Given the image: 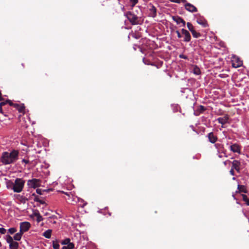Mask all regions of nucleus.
Segmentation results:
<instances>
[{
	"label": "nucleus",
	"instance_id": "nucleus-48",
	"mask_svg": "<svg viewBox=\"0 0 249 249\" xmlns=\"http://www.w3.org/2000/svg\"><path fill=\"white\" fill-rule=\"evenodd\" d=\"M147 64H151V65H153V66H156L157 68H159V66L158 65H154V63H147Z\"/></svg>",
	"mask_w": 249,
	"mask_h": 249
},
{
	"label": "nucleus",
	"instance_id": "nucleus-33",
	"mask_svg": "<svg viewBox=\"0 0 249 249\" xmlns=\"http://www.w3.org/2000/svg\"><path fill=\"white\" fill-rule=\"evenodd\" d=\"M17 231V229L15 228H11L9 229L8 232L12 234Z\"/></svg>",
	"mask_w": 249,
	"mask_h": 249
},
{
	"label": "nucleus",
	"instance_id": "nucleus-4",
	"mask_svg": "<svg viewBox=\"0 0 249 249\" xmlns=\"http://www.w3.org/2000/svg\"><path fill=\"white\" fill-rule=\"evenodd\" d=\"M41 180L39 179L33 178L27 181V185L29 188H36L41 186Z\"/></svg>",
	"mask_w": 249,
	"mask_h": 249
},
{
	"label": "nucleus",
	"instance_id": "nucleus-18",
	"mask_svg": "<svg viewBox=\"0 0 249 249\" xmlns=\"http://www.w3.org/2000/svg\"><path fill=\"white\" fill-rule=\"evenodd\" d=\"M231 59V62H243L240 60V58L235 55H232L231 57H229Z\"/></svg>",
	"mask_w": 249,
	"mask_h": 249
},
{
	"label": "nucleus",
	"instance_id": "nucleus-39",
	"mask_svg": "<svg viewBox=\"0 0 249 249\" xmlns=\"http://www.w3.org/2000/svg\"><path fill=\"white\" fill-rule=\"evenodd\" d=\"M6 230L3 228H0V233L1 234H5Z\"/></svg>",
	"mask_w": 249,
	"mask_h": 249
},
{
	"label": "nucleus",
	"instance_id": "nucleus-37",
	"mask_svg": "<svg viewBox=\"0 0 249 249\" xmlns=\"http://www.w3.org/2000/svg\"><path fill=\"white\" fill-rule=\"evenodd\" d=\"M5 102H6V104L7 103H8L9 104V105L11 107H14V105H15L16 103H12L10 100H6Z\"/></svg>",
	"mask_w": 249,
	"mask_h": 249
},
{
	"label": "nucleus",
	"instance_id": "nucleus-13",
	"mask_svg": "<svg viewBox=\"0 0 249 249\" xmlns=\"http://www.w3.org/2000/svg\"><path fill=\"white\" fill-rule=\"evenodd\" d=\"M196 21L198 24L202 25L203 27H207L208 26V24L207 20L202 17L198 18L196 20Z\"/></svg>",
	"mask_w": 249,
	"mask_h": 249
},
{
	"label": "nucleus",
	"instance_id": "nucleus-22",
	"mask_svg": "<svg viewBox=\"0 0 249 249\" xmlns=\"http://www.w3.org/2000/svg\"><path fill=\"white\" fill-rule=\"evenodd\" d=\"M241 196L243 201L245 202L247 206H249V198L245 194H242Z\"/></svg>",
	"mask_w": 249,
	"mask_h": 249
},
{
	"label": "nucleus",
	"instance_id": "nucleus-36",
	"mask_svg": "<svg viewBox=\"0 0 249 249\" xmlns=\"http://www.w3.org/2000/svg\"><path fill=\"white\" fill-rule=\"evenodd\" d=\"M132 6H135L138 2V0H130Z\"/></svg>",
	"mask_w": 249,
	"mask_h": 249
},
{
	"label": "nucleus",
	"instance_id": "nucleus-28",
	"mask_svg": "<svg viewBox=\"0 0 249 249\" xmlns=\"http://www.w3.org/2000/svg\"><path fill=\"white\" fill-rule=\"evenodd\" d=\"M186 24L187 28H188L189 31L192 33L193 31L195 30L194 26L190 22H187Z\"/></svg>",
	"mask_w": 249,
	"mask_h": 249
},
{
	"label": "nucleus",
	"instance_id": "nucleus-47",
	"mask_svg": "<svg viewBox=\"0 0 249 249\" xmlns=\"http://www.w3.org/2000/svg\"><path fill=\"white\" fill-rule=\"evenodd\" d=\"M179 56H180V57L183 58H184V59H186L187 58V57L186 56L183 55H180Z\"/></svg>",
	"mask_w": 249,
	"mask_h": 249
},
{
	"label": "nucleus",
	"instance_id": "nucleus-29",
	"mask_svg": "<svg viewBox=\"0 0 249 249\" xmlns=\"http://www.w3.org/2000/svg\"><path fill=\"white\" fill-rule=\"evenodd\" d=\"M192 34L193 37L195 38H198L201 36V34L197 32L195 30L193 31Z\"/></svg>",
	"mask_w": 249,
	"mask_h": 249
},
{
	"label": "nucleus",
	"instance_id": "nucleus-31",
	"mask_svg": "<svg viewBox=\"0 0 249 249\" xmlns=\"http://www.w3.org/2000/svg\"><path fill=\"white\" fill-rule=\"evenodd\" d=\"M53 247L54 249H59V245L58 244L57 242L53 241Z\"/></svg>",
	"mask_w": 249,
	"mask_h": 249
},
{
	"label": "nucleus",
	"instance_id": "nucleus-38",
	"mask_svg": "<svg viewBox=\"0 0 249 249\" xmlns=\"http://www.w3.org/2000/svg\"><path fill=\"white\" fill-rule=\"evenodd\" d=\"M43 220V218L42 216L41 215H39L37 217H36V221L39 223L40 221H42Z\"/></svg>",
	"mask_w": 249,
	"mask_h": 249
},
{
	"label": "nucleus",
	"instance_id": "nucleus-53",
	"mask_svg": "<svg viewBox=\"0 0 249 249\" xmlns=\"http://www.w3.org/2000/svg\"><path fill=\"white\" fill-rule=\"evenodd\" d=\"M224 157H228V156L226 154V153H225Z\"/></svg>",
	"mask_w": 249,
	"mask_h": 249
},
{
	"label": "nucleus",
	"instance_id": "nucleus-46",
	"mask_svg": "<svg viewBox=\"0 0 249 249\" xmlns=\"http://www.w3.org/2000/svg\"><path fill=\"white\" fill-rule=\"evenodd\" d=\"M220 144H219V143H216V144H215L214 146L216 148H218L219 146H220Z\"/></svg>",
	"mask_w": 249,
	"mask_h": 249
},
{
	"label": "nucleus",
	"instance_id": "nucleus-35",
	"mask_svg": "<svg viewBox=\"0 0 249 249\" xmlns=\"http://www.w3.org/2000/svg\"><path fill=\"white\" fill-rule=\"evenodd\" d=\"M46 191H47V190H42L41 189H37L36 190V193L39 194V195H42V192H46Z\"/></svg>",
	"mask_w": 249,
	"mask_h": 249
},
{
	"label": "nucleus",
	"instance_id": "nucleus-42",
	"mask_svg": "<svg viewBox=\"0 0 249 249\" xmlns=\"http://www.w3.org/2000/svg\"><path fill=\"white\" fill-rule=\"evenodd\" d=\"M176 33H177V34L178 37V38H181L182 36H181V34L180 33V32H179L178 31H176Z\"/></svg>",
	"mask_w": 249,
	"mask_h": 249
},
{
	"label": "nucleus",
	"instance_id": "nucleus-51",
	"mask_svg": "<svg viewBox=\"0 0 249 249\" xmlns=\"http://www.w3.org/2000/svg\"><path fill=\"white\" fill-rule=\"evenodd\" d=\"M53 224H55L56 223V221L54 220L52 222Z\"/></svg>",
	"mask_w": 249,
	"mask_h": 249
},
{
	"label": "nucleus",
	"instance_id": "nucleus-34",
	"mask_svg": "<svg viewBox=\"0 0 249 249\" xmlns=\"http://www.w3.org/2000/svg\"><path fill=\"white\" fill-rule=\"evenodd\" d=\"M6 104V102H1L0 103V112L2 114H4V113L2 111V107L3 106H5Z\"/></svg>",
	"mask_w": 249,
	"mask_h": 249
},
{
	"label": "nucleus",
	"instance_id": "nucleus-8",
	"mask_svg": "<svg viewBox=\"0 0 249 249\" xmlns=\"http://www.w3.org/2000/svg\"><path fill=\"white\" fill-rule=\"evenodd\" d=\"M207 137L209 140V142L212 143H215L218 140L217 136L212 132L208 133Z\"/></svg>",
	"mask_w": 249,
	"mask_h": 249
},
{
	"label": "nucleus",
	"instance_id": "nucleus-9",
	"mask_svg": "<svg viewBox=\"0 0 249 249\" xmlns=\"http://www.w3.org/2000/svg\"><path fill=\"white\" fill-rule=\"evenodd\" d=\"M185 9L192 13L197 12V8L190 3H186L184 5Z\"/></svg>",
	"mask_w": 249,
	"mask_h": 249
},
{
	"label": "nucleus",
	"instance_id": "nucleus-15",
	"mask_svg": "<svg viewBox=\"0 0 249 249\" xmlns=\"http://www.w3.org/2000/svg\"><path fill=\"white\" fill-rule=\"evenodd\" d=\"M206 109V107L203 106H199L198 108L195 110L194 114L196 116H198L201 113H202Z\"/></svg>",
	"mask_w": 249,
	"mask_h": 249
},
{
	"label": "nucleus",
	"instance_id": "nucleus-3",
	"mask_svg": "<svg viewBox=\"0 0 249 249\" xmlns=\"http://www.w3.org/2000/svg\"><path fill=\"white\" fill-rule=\"evenodd\" d=\"M24 183L25 181L22 178H16L13 187V191L16 193L21 192L24 187Z\"/></svg>",
	"mask_w": 249,
	"mask_h": 249
},
{
	"label": "nucleus",
	"instance_id": "nucleus-23",
	"mask_svg": "<svg viewBox=\"0 0 249 249\" xmlns=\"http://www.w3.org/2000/svg\"><path fill=\"white\" fill-rule=\"evenodd\" d=\"M19 244L17 242H14L13 243L9 245L10 249H18Z\"/></svg>",
	"mask_w": 249,
	"mask_h": 249
},
{
	"label": "nucleus",
	"instance_id": "nucleus-14",
	"mask_svg": "<svg viewBox=\"0 0 249 249\" xmlns=\"http://www.w3.org/2000/svg\"><path fill=\"white\" fill-rule=\"evenodd\" d=\"M229 119V116L226 114L223 117H219L217 119V121L219 124H221L222 125H224L226 124Z\"/></svg>",
	"mask_w": 249,
	"mask_h": 249
},
{
	"label": "nucleus",
	"instance_id": "nucleus-52",
	"mask_svg": "<svg viewBox=\"0 0 249 249\" xmlns=\"http://www.w3.org/2000/svg\"><path fill=\"white\" fill-rule=\"evenodd\" d=\"M218 157H219V158H221L222 157V155H219L218 156Z\"/></svg>",
	"mask_w": 249,
	"mask_h": 249
},
{
	"label": "nucleus",
	"instance_id": "nucleus-20",
	"mask_svg": "<svg viewBox=\"0 0 249 249\" xmlns=\"http://www.w3.org/2000/svg\"><path fill=\"white\" fill-rule=\"evenodd\" d=\"M23 234V233H22V232H21L19 231V232L17 233L14 236V239L16 240V241H20L21 238V237H22Z\"/></svg>",
	"mask_w": 249,
	"mask_h": 249
},
{
	"label": "nucleus",
	"instance_id": "nucleus-27",
	"mask_svg": "<svg viewBox=\"0 0 249 249\" xmlns=\"http://www.w3.org/2000/svg\"><path fill=\"white\" fill-rule=\"evenodd\" d=\"M13 239L14 238H13L10 235H6V241L9 245L15 242L13 241Z\"/></svg>",
	"mask_w": 249,
	"mask_h": 249
},
{
	"label": "nucleus",
	"instance_id": "nucleus-19",
	"mask_svg": "<svg viewBox=\"0 0 249 249\" xmlns=\"http://www.w3.org/2000/svg\"><path fill=\"white\" fill-rule=\"evenodd\" d=\"M15 196L17 199L19 200L22 203H25L26 201L28 200L27 198L22 196H20V195H17Z\"/></svg>",
	"mask_w": 249,
	"mask_h": 249
},
{
	"label": "nucleus",
	"instance_id": "nucleus-32",
	"mask_svg": "<svg viewBox=\"0 0 249 249\" xmlns=\"http://www.w3.org/2000/svg\"><path fill=\"white\" fill-rule=\"evenodd\" d=\"M232 67L234 68H237L242 66L243 63H231Z\"/></svg>",
	"mask_w": 249,
	"mask_h": 249
},
{
	"label": "nucleus",
	"instance_id": "nucleus-50",
	"mask_svg": "<svg viewBox=\"0 0 249 249\" xmlns=\"http://www.w3.org/2000/svg\"><path fill=\"white\" fill-rule=\"evenodd\" d=\"M181 1H182L183 3H186V0H181Z\"/></svg>",
	"mask_w": 249,
	"mask_h": 249
},
{
	"label": "nucleus",
	"instance_id": "nucleus-45",
	"mask_svg": "<svg viewBox=\"0 0 249 249\" xmlns=\"http://www.w3.org/2000/svg\"><path fill=\"white\" fill-rule=\"evenodd\" d=\"M22 161L23 162H24V163H26V164H27V163H29V161H28V160H25V159H23V160H22Z\"/></svg>",
	"mask_w": 249,
	"mask_h": 249
},
{
	"label": "nucleus",
	"instance_id": "nucleus-17",
	"mask_svg": "<svg viewBox=\"0 0 249 249\" xmlns=\"http://www.w3.org/2000/svg\"><path fill=\"white\" fill-rule=\"evenodd\" d=\"M238 191H236V193H247L248 190L245 186L243 185H238L237 186Z\"/></svg>",
	"mask_w": 249,
	"mask_h": 249
},
{
	"label": "nucleus",
	"instance_id": "nucleus-24",
	"mask_svg": "<svg viewBox=\"0 0 249 249\" xmlns=\"http://www.w3.org/2000/svg\"><path fill=\"white\" fill-rule=\"evenodd\" d=\"M193 71L194 73H195V74H196V75H199L201 73L200 69L198 67H197L196 66H194L193 67Z\"/></svg>",
	"mask_w": 249,
	"mask_h": 249
},
{
	"label": "nucleus",
	"instance_id": "nucleus-49",
	"mask_svg": "<svg viewBox=\"0 0 249 249\" xmlns=\"http://www.w3.org/2000/svg\"><path fill=\"white\" fill-rule=\"evenodd\" d=\"M50 218L52 219V218H56V216H54V215H53V216H50L49 217Z\"/></svg>",
	"mask_w": 249,
	"mask_h": 249
},
{
	"label": "nucleus",
	"instance_id": "nucleus-7",
	"mask_svg": "<svg viewBox=\"0 0 249 249\" xmlns=\"http://www.w3.org/2000/svg\"><path fill=\"white\" fill-rule=\"evenodd\" d=\"M232 168L235 169L237 172L240 173L241 170V163L239 160H234L232 162Z\"/></svg>",
	"mask_w": 249,
	"mask_h": 249
},
{
	"label": "nucleus",
	"instance_id": "nucleus-2",
	"mask_svg": "<svg viewBox=\"0 0 249 249\" xmlns=\"http://www.w3.org/2000/svg\"><path fill=\"white\" fill-rule=\"evenodd\" d=\"M126 17L130 23L133 25L141 24L142 23L141 20V18L131 12H127L126 13Z\"/></svg>",
	"mask_w": 249,
	"mask_h": 249
},
{
	"label": "nucleus",
	"instance_id": "nucleus-26",
	"mask_svg": "<svg viewBox=\"0 0 249 249\" xmlns=\"http://www.w3.org/2000/svg\"><path fill=\"white\" fill-rule=\"evenodd\" d=\"M33 196H35L34 201L39 202L40 204H44L45 202L43 200H41L39 199V197L36 195L35 194H33Z\"/></svg>",
	"mask_w": 249,
	"mask_h": 249
},
{
	"label": "nucleus",
	"instance_id": "nucleus-44",
	"mask_svg": "<svg viewBox=\"0 0 249 249\" xmlns=\"http://www.w3.org/2000/svg\"><path fill=\"white\" fill-rule=\"evenodd\" d=\"M227 162L231 163V161L229 160H227L223 162V163L225 165H227Z\"/></svg>",
	"mask_w": 249,
	"mask_h": 249
},
{
	"label": "nucleus",
	"instance_id": "nucleus-10",
	"mask_svg": "<svg viewBox=\"0 0 249 249\" xmlns=\"http://www.w3.org/2000/svg\"><path fill=\"white\" fill-rule=\"evenodd\" d=\"M241 149V146L237 143H234L230 146L231 151L234 153H238V154H240Z\"/></svg>",
	"mask_w": 249,
	"mask_h": 249
},
{
	"label": "nucleus",
	"instance_id": "nucleus-41",
	"mask_svg": "<svg viewBox=\"0 0 249 249\" xmlns=\"http://www.w3.org/2000/svg\"><path fill=\"white\" fill-rule=\"evenodd\" d=\"M234 169H233L232 167L231 168V169L230 170V173L231 175L232 176H234L235 175V174H234Z\"/></svg>",
	"mask_w": 249,
	"mask_h": 249
},
{
	"label": "nucleus",
	"instance_id": "nucleus-55",
	"mask_svg": "<svg viewBox=\"0 0 249 249\" xmlns=\"http://www.w3.org/2000/svg\"><path fill=\"white\" fill-rule=\"evenodd\" d=\"M158 64H159L160 65V66L162 63H158Z\"/></svg>",
	"mask_w": 249,
	"mask_h": 249
},
{
	"label": "nucleus",
	"instance_id": "nucleus-25",
	"mask_svg": "<svg viewBox=\"0 0 249 249\" xmlns=\"http://www.w3.org/2000/svg\"><path fill=\"white\" fill-rule=\"evenodd\" d=\"M74 248V245L72 243H70L66 246L62 247V249H73Z\"/></svg>",
	"mask_w": 249,
	"mask_h": 249
},
{
	"label": "nucleus",
	"instance_id": "nucleus-12",
	"mask_svg": "<svg viewBox=\"0 0 249 249\" xmlns=\"http://www.w3.org/2000/svg\"><path fill=\"white\" fill-rule=\"evenodd\" d=\"M181 33H182V35H183L184 36V38L183 41L185 42L190 41L191 40V35H190L189 32L187 30H186L184 29H182Z\"/></svg>",
	"mask_w": 249,
	"mask_h": 249
},
{
	"label": "nucleus",
	"instance_id": "nucleus-16",
	"mask_svg": "<svg viewBox=\"0 0 249 249\" xmlns=\"http://www.w3.org/2000/svg\"><path fill=\"white\" fill-rule=\"evenodd\" d=\"M14 107L18 110L19 112L24 113L25 107L23 104H15Z\"/></svg>",
	"mask_w": 249,
	"mask_h": 249
},
{
	"label": "nucleus",
	"instance_id": "nucleus-1",
	"mask_svg": "<svg viewBox=\"0 0 249 249\" xmlns=\"http://www.w3.org/2000/svg\"><path fill=\"white\" fill-rule=\"evenodd\" d=\"M18 155L19 152L16 150H13L10 153L4 152L1 157V161L4 165L14 163L18 160Z\"/></svg>",
	"mask_w": 249,
	"mask_h": 249
},
{
	"label": "nucleus",
	"instance_id": "nucleus-21",
	"mask_svg": "<svg viewBox=\"0 0 249 249\" xmlns=\"http://www.w3.org/2000/svg\"><path fill=\"white\" fill-rule=\"evenodd\" d=\"M52 232V231L51 230H48L43 233V235L46 238H50L51 237Z\"/></svg>",
	"mask_w": 249,
	"mask_h": 249
},
{
	"label": "nucleus",
	"instance_id": "nucleus-40",
	"mask_svg": "<svg viewBox=\"0 0 249 249\" xmlns=\"http://www.w3.org/2000/svg\"><path fill=\"white\" fill-rule=\"evenodd\" d=\"M40 214L39 212L38 211H36L34 213H33V215L36 216V217H37V216H38Z\"/></svg>",
	"mask_w": 249,
	"mask_h": 249
},
{
	"label": "nucleus",
	"instance_id": "nucleus-30",
	"mask_svg": "<svg viewBox=\"0 0 249 249\" xmlns=\"http://www.w3.org/2000/svg\"><path fill=\"white\" fill-rule=\"evenodd\" d=\"M70 238H66L65 239H64L63 241H62V242H61V244L62 245H67L68 244L71 243L70 242Z\"/></svg>",
	"mask_w": 249,
	"mask_h": 249
},
{
	"label": "nucleus",
	"instance_id": "nucleus-43",
	"mask_svg": "<svg viewBox=\"0 0 249 249\" xmlns=\"http://www.w3.org/2000/svg\"><path fill=\"white\" fill-rule=\"evenodd\" d=\"M171 1L176 2V3H180V0H170Z\"/></svg>",
	"mask_w": 249,
	"mask_h": 249
},
{
	"label": "nucleus",
	"instance_id": "nucleus-11",
	"mask_svg": "<svg viewBox=\"0 0 249 249\" xmlns=\"http://www.w3.org/2000/svg\"><path fill=\"white\" fill-rule=\"evenodd\" d=\"M173 20L175 21L177 24H179L180 23L182 24V26L185 27L186 24L185 21L181 17L179 16H173L172 17Z\"/></svg>",
	"mask_w": 249,
	"mask_h": 249
},
{
	"label": "nucleus",
	"instance_id": "nucleus-5",
	"mask_svg": "<svg viewBox=\"0 0 249 249\" xmlns=\"http://www.w3.org/2000/svg\"><path fill=\"white\" fill-rule=\"evenodd\" d=\"M149 10V16L154 18L157 16V8L152 3H149L148 6Z\"/></svg>",
	"mask_w": 249,
	"mask_h": 249
},
{
	"label": "nucleus",
	"instance_id": "nucleus-54",
	"mask_svg": "<svg viewBox=\"0 0 249 249\" xmlns=\"http://www.w3.org/2000/svg\"><path fill=\"white\" fill-rule=\"evenodd\" d=\"M86 204H87V203H85V204H84L83 205L82 207H84V206H85V205Z\"/></svg>",
	"mask_w": 249,
	"mask_h": 249
},
{
	"label": "nucleus",
	"instance_id": "nucleus-6",
	"mask_svg": "<svg viewBox=\"0 0 249 249\" xmlns=\"http://www.w3.org/2000/svg\"><path fill=\"white\" fill-rule=\"evenodd\" d=\"M31 227V224L28 222H23L20 223V231L22 233L27 231Z\"/></svg>",
	"mask_w": 249,
	"mask_h": 249
}]
</instances>
